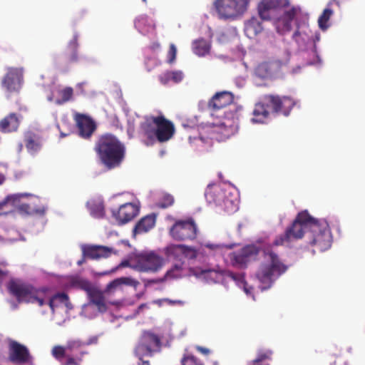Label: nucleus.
<instances>
[{"label": "nucleus", "instance_id": "nucleus-20", "mask_svg": "<svg viewBox=\"0 0 365 365\" xmlns=\"http://www.w3.org/2000/svg\"><path fill=\"white\" fill-rule=\"evenodd\" d=\"M266 95L263 96L260 100L255 103L252 111L254 118L252 121L254 123H264L269 115L270 104L269 101H266Z\"/></svg>", "mask_w": 365, "mask_h": 365}, {"label": "nucleus", "instance_id": "nucleus-32", "mask_svg": "<svg viewBox=\"0 0 365 365\" xmlns=\"http://www.w3.org/2000/svg\"><path fill=\"white\" fill-rule=\"evenodd\" d=\"M299 11V9L292 6L289 9L285 11L281 17V21L283 23L284 29L289 31L292 29V22L296 17Z\"/></svg>", "mask_w": 365, "mask_h": 365}, {"label": "nucleus", "instance_id": "nucleus-59", "mask_svg": "<svg viewBox=\"0 0 365 365\" xmlns=\"http://www.w3.org/2000/svg\"><path fill=\"white\" fill-rule=\"evenodd\" d=\"M242 284L243 285L244 292L247 294H251L252 292V287H248L247 283L246 281H245Z\"/></svg>", "mask_w": 365, "mask_h": 365}, {"label": "nucleus", "instance_id": "nucleus-39", "mask_svg": "<svg viewBox=\"0 0 365 365\" xmlns=\"http://www.w3.org/2000/svg\"><path fill=\"white\" fill-rule=\"evenodd\" d=\"M333 14V11L330 8H326L324 9L322 14L319 17L318 24L319 28L325 31L329 27L328 21L330 19V17Z\"/></svg>", "mask_w": 365, "mask_h": 365}, {"label": "nucleus", "instance_id": "nucleus-52", "mask_svg": "<svg viewBox=\"0 0 365 365\" xmlns=\"http://www.w3.org/2000/svg\"><path fill=\"white\" fill-rule=\"evenodd\" d=\"M227 118L228 120L227 126H229L231 128H233L235 123V119L237 118V111L234 110L229 112L228 116Z\"/></svg>", "mask_w": 365, "mask_h": 365}, {"label": "nucleus", "instance_id": "nucleus-45", "mask_svg": "<svg viewBox=\"0 0 365 365\" xmlns=\"http://www.w3.org/2000/svg\"><path fill=\"white\" fill-rule=\"evenodd\" d=\"M91 214L96 218H101L104 216V207L102 204H94L90 207Z\"/></svg>", "mask_w": 365, "mask_h": 365}, {"label": "nucleus", "instance_id": "nucleus-55", "mask_svg": "<svg viewBox=\"0 0 365 365\" xmlns=\"http://www.w3.org/2000/svg\"><path fill=\"white\" fill-rule=\"evenodd\" d=\"M163 301L165 302L167 304L170 305H182L183 304V302L181 300H172L168 298L163 299Z\"/></svg>", "mask_w": 365, "mask_h": 365}, {"label": "nucleus", "instance_id": "nucleus-46", "mask_svg": "<svg viewBox=\"0 0 365 365\" xmlns=\"http://www.w3.org/2000/svg\"><path fill=\"white\" fill-rule=\"evenodd\" d=\"M183 259H196L197 257V250L192 247L182 245Z\"/></svg>", "mask_w": 365, "mask_h": 365}, {"label": "nucleus", "instance_id": "nucleus-58", "mask_svg": "<svg viewBox=\"0 0 365 365\" xmlns=\"http://www.w3.org/2000/svg\"><path fill=\"white\" fill-rule=\"evenodd\" d=\"M164 281V279L159 278V279H148L145 281V284H158L161 283Z\"/></svg>", "mask_w": 365, "mask_h": 365}, {"label": "nucleus", "instance_id": "nucleus-62", "mask_svg": "<svg viewBox=\"0 0 365 365\" xmlns=\"http://www.w3.org/2000/svg\"><path fill=\"white\" fill-rule=\"evenodd\" d=\"M160 47V45L159 43L158 42H154L152 43V45L150 46V48L153 50V51H155L157 49H159Z\"/></svg>", "mask_w": 365, "mask_h": 365}, {"label": "nucleus", "instance_id": "nucleus-44", "mask_svg": "<svg viewBox=\"0 0 365 365\" xmlns=\"http://www.w3.org/2000/svg\"><path fill=\"white\" fill-rule=\"evenodd\" d=\"M52 354L56 359L66 357L67 360L69 356L72 357L71 354H67L66 346H55L52 349Z\"/></svg>", "mask_w": 365, "mask_h": 365}, {"label": "nucleus", "instance_id": "nucleus-35", "mask_svg": "<svg viewBox=\"0 0 365 365\" xmlns=\"http://www.w3.org/2000/svg\"><path fill=\"white\" fill-rule=\"evenodd\" d=\"M59 304H65L66 306H68V304H69L68 296L66 293H57L48 299V304L53 312L55 307H58Z\"/></svg>", "mask_w": 365, "mask_h": 365}, {"label": "nucleus", "instance_id": "nucleus-57", "mask_svg": "<svg viewBox=\"0 0 365 365\" xmlns=\"http://www.w3.org/2000/svg\"><path fill=\"white\" fill-rule=\"evenodd\" d=\"M7 205L4 200L0 202V215H6L9 213V211L5 210V207Z\"/></svg>", "mask_w": 365, "mask_h": 365}, {"label": "nucleus", "instance_id": "nucleus-22", "mask_svg": "<svg viewBox=\"0 0 365 365\" xmlns=\"http://www.w3.org/2000/svg\"><path fill=\"white\" fill-rule=\"evenodd\" d=\"M24 143L29 153L32 155L38 153L42 148L41 136L34 131H26L24 135Z\"/></svg>", "mask_w": 365, "mask_h": 365}, {"label": "nucleus", "instance_id": "nucleus-21", "mask_svg": "<svg viewBox=\"0 0 365 365\" xmlns=\"http://www.w3.org/2000/svg\"><path fill=\"white\" fill-rule=\"evenodd\" d=\"M82 251L84 257L98 259L108 257L112 252V249L101 245H86L82 247Z\"/></svg>", "mask_w": 365, "mask_h": 365}, {"label": "nucleus", "instance_id": "nucleus-33", "mask_svg": "<svg viewBox=\"0 0 365 365\" xmlns=\"http://www.w3.org/2000/svg\"><path fill=\"white\" fill-rule=\"evenodd\" d=\"M85 345V343L78 339H72L68 341L66 348L67 354H71V356L76 358V355L78 354L81 356V351H83L82 350L83 346Z\"/></svg>", "mask_w": 365, "mask_h": 365}, {"label": "nucleus", "instance_id": "nucleus-18", "mask_svg": "<svg viewBox=\"0 0 365 365\" xmlns=\"http://www.w3.org/2000/svg\"><path fill=\"white\" fill-rule=\"evenodd\" d=\"M234 102V95L229 91H221L216 93L209 101L207 107L212 111L226 108Z\"/></svg>", "mask_w": 365, "mask_h": 365}, {"label": "nucleus", "instance_id": "nucleus-7", "mask_svg": "<svg viewBox=\"0 0 365 365\" xmlns=\"http://www.w3.org/2000/svg\"><path fill=\"white\" fill-rule=\"evenodd\" d=\"M197 233L198 228L192 218L175 221L169 230L170 235L176 241H192Z\"/></svg>", "mask_w": 365, "mask_h": 365}, {"label": "nucleus", "instance_id": "nucleus-24", "mask_svg": "<svg viewBox=\"0 0 365 365\" xmlns=\"http://www.w3.org/2000/svg\"><path fill=\"white\" fill-rule=\"evenodd\" d=\"M66 286L68 288L79 289L87 292L91 289L92 284L85 278L73 275L66 278Z\"/></svg>", "mask_w": 365, "mask_h": 365}, {"label": "nucleus", "instance_id": "nucleus-42", "mask_svg": "<svg viewBox=\"0 0 365 365\" xmlns=\"http://www.w3.org/2000/svg\"><path fill=\"white\" fill-rule=\"evenodd\" d=\"M175 200L172 195L165 193L162 195L161 199L157 203V206L160 208H168L174 204Z\"/></svg>", "mask_w": 365, "mask_h": 365}, {"label": "nucleus", "instance_id": "nucleus-38", "mask_svg": "<svg viewBox=\"0 0 365 365\" xmlns=\"http://www.w3.org/2000/svg\"><path fill=\"white\" fill-rule=\"evenodd\" d=\"M273 351L271 349H260L257 352L256 358L252 361L253 364L272 360Z\"/></svg>", "mask_w": 365, "mask_h": 365}, {"label": "nucleus", "instance_id": "nucleus-56", "mask_svg": "<svg viewBox=\"0 0 365 365\" xmlns=\"http://www.w3.org/2000/svg\"><path fill=\"white\" fill-rule=\"evenodd\" d=\"M195 349L197 351L201 353L203 355H208L210 353V351L209 349L200 346H196Z\"/></svg>", "mask_w": 365, "mask_h": 365}, {"label": "nucleus", "instance_id": "nucleus-50", "mask_svg": "<svg viewBox=\"0 0 365 365\" xmlns=\"http://www.w3.org/2000/svg\"><path fill=\"white\" fill-rule=\"evenodd\" d=\"M118 279H120L121 285L126 284V285L137 287L139 284V282L137 280H135L131 277H120Z\"/></svg>", "mask_w": 365, "mask_h": 365}, {"label": "nucleus", "instance_id": "nucleus-17", "mask_svg": "<svg viewBox=\"0 0 365 365\" xmlns=\"http://www.w3.org/2000/svg\"><path fill=\"white\" fill-rule=\"evenodd\" d=\"M156 116L146 115L140 124V133L146 138L145 144L152 145L155 141Z\"/></svg>", "mask_w": 365, "mask_h": 365}, {"label": "nucleus", "instance_id": "nucleus-61", "mask_svg": "<svg viewBox=\"0 0 365 365\" xmlns=\"http://www.w3.org/2000/svg\"><path fill=\"white\" fill-rule=\"evenodd\" d=\"M301 36V33L299 32V30H297L294 34H293V38L297 41V42H299V37Z\"/></svg>", "mask_w": 365, "mask_h": 365}, {"label": "nucleus", "instance_id": "nucleus-49", "mask_svg": "<svg viewBox=\"0 0 365 365\" xmlns=\"http://www.w3.org/2000/svg\"><path fill=\"white\" fill-rule=\"evenodd\" d=\"M86 354H87L86 351H81V356L76 354V358L69 356L64 365H80L79 362L82 361L83 356Z\"/></svg>", "mask_w": 365, "mask_h": 365}, {"label": "nucleus", "instance_id": "nucleus-60", "mask_svg": "<svg viewBox=\"0 0 365 365\" xmlns=\"http://www.w3.org/2000/svg\"><path fill=\"white\" fill-rule=\"evenodd\" d=\"M6 275H7L6 272L2 270L0 268V287L1 286L3 281L6 278Z\"/></svg>", "mask_w": 365, "mask_h": 365}, {"label": "nucleus", "instance_id": "nucleus-53", "mask_svg": "<svg viewBox=\"0 0 365 365\" xmlns=\"http://www.w3.org/2000/svg\"><path fill=\"white\" fill-rule=\"evenodd\" d=\"M205 133H207V129L205 128H202L201 131L200 132V136L198 137V138L194 137L193 140H198L202 143H210L209 140L211 139V137L203 136V134H205Z\"/></svg>", "mask_w": 365, "mask_h": 365}, {"label": "nucleus", "instance_id": "nucleus-2", "mask_svg": "<svg viewBox=\"0 0 365 365\" xmlns=\"http://www.w3.org/2000/svg\"><path fill=\"white\" fill-rule=\"evenodd\" d=\"M94 150L101 163L108 170L119 167L125 154L124 145L110 133L101 135Z\"/></svg>", "mask_w": 365, "mask_h": 365}, {"label": "nucleus", "instance_id": "nucleus-36", "mask_svg": "<svg viewBox=\"0 0 365 365\" xmlns=\"http://www.w3.org/2000/svg\"><path fill=\"white\" fill-rule=\"evenodd\" d=\"M77 47L78 43L76 38L70 41L65 53L68 63H75L78 61Z\"/></svg>", "mask_w": 365, "mask_h": 365}, {"label": "nucleus", "instance_id": "nucleus-37", "mask_svg": "<svg viewBox=\"0 0 365 365\" xmlns=\"http://www.w3.org/2000/svg\"><path fill=\"white\" fill-rule=\"evenodd\" d=\"M184 261H177L165 274V277L179 278L182 276Z\"/></svg>", "mask_w": 365, "mask_h": 365}, {"label": "nucleus", "instance_id": "nucleus-10", "mask_svg": "<svg viewBox=\"0 0 365 365\" xmlns=\"http://www.w3.org/2000/svg\"><path fill=\"white\" fill-rule=\"evenodd\" d=\"M259 253V248L255 245H249L237 252L230 255V259L233 266L245 268L249 262L255 260Z\"/></svg>", "mask_w": 365, "mask_h": 365}, {"label": "nucleus", "instance_id": "nucleus-16", "mask_svg": "<svg viewBox=\"0 0 365 365\" xmlns=\"http://www.w3.org/2000/svg\"><path fill=\"white\" fill-rule=\"evenodd\" d=\"M160 339L158 335L145 331L142 334L137 349L143 353L151 354L155 349L160 348Z\"/></svg>", "mask_w": 365, "mask_h": 365}, {"label": "nucleus", "instance_id": "nucleus-23", "mask_svg": "<svg viewBox=\"0 0 365 365\" xmlns=\"http://www.w3.org/2000/svg\"><path fill=\"white\" fill-rule=\"evenodd\" d=\"M262 31V21L257 17L253 16L245 23L244 31L249 38L256 37Z\"/></svg>", "mask_w": 365, "mask_h": 365}, {"label": "nucleus", "instance_id": "nucleus-64", "mask_svg": "<svg viewBox=\"0 0 365 365\" xmlns=\"http://www.w3.org/2000/svg\"><path fill=\"white\" fill-rule=\"evenodd\" d=\"M6 180L4 175L0 173V185H2Z\"/></svg>", "mask_w": 365, "mask_h": 365}, {"label": "nucleus", "instance_id": "nucleus-31", "mask_svg": "<svg viewBox=\"0 0 365 365\" xmlns=\"http://www.w3.org/2000/svg\"><path fill=\"white\" fill-rule=\"evenodd\" d=\"M205 196L210 204H217L220 202L222 195L218 186L209 185L205 190Z\"/></svg>", "mask_w": 365, "mask_h": 365}, {"label": "nucleus", "instance_id": "nucleus-11", "mask_svg": "<svg viewBox=\"0 0 365 365\" xmlns=\"http://www.w3.org/2000/svg\"><path fill=\"white\" fill-rule=\"evenodd\" d=\"M289 0H262L257 5L259 16L262 20H270L277 16V13L289 6Z\"/></svg>", "mask_w": 365, "mask_h": 365}, {"label": "nucleus", "instance_id": "nucleus-26", "mask_svg": "<svg viewBox=\"0 0 365 365\" xmlns=\"http://www.w3.org/2000/svg\"><path fill=\"white\" fill-rule=\"evenodd\" d=\"M90 302L96 305L100 312H105L107 309L105 297L103 294L100 290L94 288L93 285L91 289L87 292Z\"/></svg>", "mask_w": 365, "mask_h": 365}, {"label": "nucleus", "instance_id": "nucleus-63", "mask_svg": "<svg viewBox=\"0 0 365 365\" xmlns=\"http://www.w3.org/2000/svg\"><path fill=\"white\" fill-rule=\"evenodd\" d=\"M132 264L131 262H129L128 261H124V262H122L120 265L123 266V267H125V266H130Z\"/></svg>", "mask_w": 365, "mask_h": 365}, {"label": "nucleus", "instance_id": "nucleus-5", "mask_svg": "<svg viewBox=\"0 0 365 365\" xmlns=\"http://www.w3.org/2000/svg\"><path fill=\"white\" fill-rule=\"evenodd\" d=\"M250 0H215L213 6L219 19L235 20L247 10Z\"/></svg>", "mask_w": 365, "mask_h": 365}, {"label": "nucleus", "instance_id": "nucleus-51", "mask_svg": "<svg viewBox=\"0 0 365 365\" xmlns=\"http://www.w3.org/2000/svg\"><path fill=\"white\" fill-rule=\"evenodd\" d=\"M120 285V279H119L118 278L115 279L113 281L110 282L109 284H108V285L106 286V292H110L112 290L115 289Z\"/></svg>", "mask_w": 365, "mask_h": 365}, {"label": "nucleus", "instance_id": "nucleus-40", "mask_svg": "<svg viewBox=\"0 0 365 365\" xmlns=\"http://www.w3.org/2000/svg\"><path fill=\"white\" fill-rule=\"evenodd\" d=\"M61 98L56 101L58 105L63 104L71 101L73 96V89L71 87H66L59 92Z\"/></svg>", "mask_w": 365, "mask_h": 365}, {"label": "nucleus", "instance_id": "nucleus-13", "mask_svg": "<svg viewBox=\"0 0 365 365\" xmlns=\"http://www.w3.org/2000/svg\"><path fill=\"white\" fill-rule=\"evenodd\" d=\"M266 101H269L270 108L273 113H282L288 115L295 105L294 100L287 96H279L277 95H266Z\"/></svg>", "mask_w": 365, "mask_h": 365}, {"label": "nucleus", "instance_id": "nucleus-3", "mask_svg": "<svg viewBox=\"0 0 365 365\" xmlns=\"http://www.w3.org/2000/svg\"><path fill=\"white\" fill-rule=\"evenodd\" d=\"M9 294L14 296L19 303L37 304L42 307L46 304L48 289H37L19 279H11L7 284Z\"/></svg>", "mask_w": 365, "mask_h": 365}, {"label": "nucleus", "instance_id": "nucleus-8", "mask_svg": "<svg viewBox=\"0 0 365 365\" xmlns=\"http://www.w3.org/2000/svg\"><path fill=\"white\" fill-rule=\"evenodd\" d=\"M133 269L145 272H156L163 265L164 259L154 252L141 253L131 259Z\"/></svg>", "mask_w": 365, "mask_h": 365}, {"label": "nucleus", "instance_id": "nucleus-9", "mask_svg": "<svg viewBox=\"0 0 365 365\" xmlns=\"http://www.w3.org/2000/svg\"><path fill=\"white\" fill-rule=\"evenodd\" d=\"M24 83V69L21 67H8L1 84L8 96L20 93Z\"/></svg>", "mask_w": 365, "mask_h": 365}, {"label": "nucleus", "instance_id": "nucleus-43", "mask_svg": "<svg viewBox=\"0 0 365 365\" xmlns=\"http://www.w3.org/2000/svg\"><path fill=\"white\" fill-rule=\"evenodd\" d=\"M182 365H204L203 363L192 354L184 355L181 359Z\"/></svg>", "mask_w": 365, "mask_h": 365}, {"label": "nucleus", "instance_id": "nucleus-14", "mask_svg": "<svg viewBox=\"0 0 365 365\" xmlns=\"http://www.w3.org/2000/svg\"><path fill=\"white\" fill-rule=\"evenodd\" d=\"M175 133L173 123L160 114L156 116L155 140L165 142L170 140Z\"/></svg>", "mask_w": 365, "mask_h": 365}, {"label": "nucleus", "instance_id": "nucleus-41", "mask_svg": "<svg viewBox=\"0 0 365 365\" xmlns=\"http://www.w3.org/2000/svg\"><path fill=\"white\" fill-rule=\"evenodd\" d=\"M27 194L23 193H17L11 195H8L4 201L6 202V205H11L14 207H16L17 210L19 209V206L21 205V200L22 197H26Z\"/></svg>", "mask_w": 365, "mask_h": 365}, {"label": "nucleus", "instance_id": "nucleus-15", "mask_svg": "<svg viewBox=\"0 0 365 365\" xmlns=\"http://www.w3.org/2000/svg\"><path fill=\"white\" fill-rule=\"evenodd\" d=\"M139 212V207L136 205L128 202L120 206L117 211H113V215L119 225L125 224L137 216Z\"/></svg>", "mask_w": 365, "mask_h": 365}, {"label": "nucleus", "instance_id": "nucleus-1", "mask_svg": "<svg viewBox=\"0 0 365 365\" xmlns=\"http://www.w3.org/2000/svg\"><path fill=\"white\" fill-rule=\"evenodd\" d=\"M306 232L309 244L319 251H325L331 247V233L328 222L312 217L307 210L299 212L292 225L284 234L276 237L273 244L279 246L289 243L302 239Z\"/></svg>", "mask_w": 365, "mask_h": 365}, {"label": "nucleus", "instance_id": "nucleus-6", "mask_svg": "<svg viewBox=\"0 0 365 365\" xmlns=\"http://www.w3.org/2000/svg\"><path fill=\"white\" fill-rule=\"evenodd\" d=\"M289 54L278 58L259 63L255 68V74L262 79H272L282 73L289 63Z\"/></svg>", "mask_w": 365, "mask_h": 365}, {"label": "nucleus", "instance_id": "nucleus-48", "mask_svg": "<svg viewBox=\"0 0 365 365\" xmlns=\"http://www.w3.org/2000/svg\"><path fill=\"white\" fill-rule=\"evenodd\" d=\"M168 60L167 62L172 64L175 62L177 56V48L175 44L170 43L169 50L168 51Z\"/></svg>", "mask_w": 365, "mask_h": 365}, {"label": "nucleus", "instance_id": "nucleus-29", "mask_svg": "<svg viewBox=\"0 0 365 365\" xmlns=\"http://www.w3.org/2000/svg\"><path fill=\"white\" fill-rule=\"evenodd\" d=\"M192 49L197 56H204L210 53L211 43L204 38H199L192 42Z\"/></svg>", "mask_w": 365, "mask_h": 365}, {"label": "nucleus", "instance_id": "nucleus-12", "mask_svg": "<svg viewBox=\"0 0 365 365\" xmlns=\"http://www.w3.org/2000/svg\"><path fill=\"white\" fill-rule=\"evenodd\" d=\"M8 349L9 360L13 364H24L32 360L29 349L15 340L9 341Z\"/></svg>", "mask_w": 365, "mask_h": 365}, {"label": "nucleus", "instance_id": "nucleus-34", "mask_svg": "<svg viewBox=\"0 0 365 365\" xmlns=\"http://www.w3.org/2000/svg\"><path fill=\"white\" fill-rule=\"evenodd\" d=\"M183 77V73L180 71H167L160 77V80L163 84L168 83L170 81L178 83L182 81Z\"/></svg>", "mask_w": 365, "mask_h": 365}, {"label": "nucleus", "instance_id": "nucleus-30", "mask_svg": "<svg viewBox=\"0 0 365 365\" xmlns=\"http://www.w3.org/2000/svg\"><path fill=\"white\" fill-rule=\"evenodd\" d=\"M182 245H170L165 249V254L170 259L183 261Z\"/></svg>", "mask_w": 365, "mask_h": 365}, {"label": "nucleus", "instance_id": "nucleus-4", "mask_svg": "<svg viewBox=\"0 0 365 365\" xmlns=\"http://www.w3.org/2000/svg\"><path fill=\"white\" fill-rule=\"evenodd\" d=\"M287 267L279 260L277 255L272 251L264 252V262L256 272V277L262 284V289L271 287L277 277L284 273Z\"/></svg>", "mask_w": 365, "mask_h": 365}, {"label": "nucleus", "instance_id": "nucleus-47", "mask_svg": "<svg viewBox=\"0 0 365 365\" xmlns=\"http://www.w3.org/2000/svg\"><path fill=\"white\" fill-rule=\"evenodd\" d=\"M146 23L148 24V29L145 30V31H150L155 29V26L153 23L152 21H150L146 17H141L135 23V26L139 29H143V26L145 25Z\"/></svg>", "mask_w": 365, "mask_h": 365}, {"label": "nucleus", "instance_id": "nucleus-54", "mask_svg": "<svg viewBox=\"0 0 365 365\" xmlns=\"http://www.w3.org/2000/svg\"><path fill=\"white\" fill-rule=\"evenodd\" d=\"M228 277L240 284H242L245 281L244 275L240 274L230 272Z\"/></svg>", "mask_w": 365, "mask_h": 365}, {"label": "nucleus", "instance_id": "nucleus-28", "mask_svg": "<svg viewBox=\"0 0 365 365\" xmlns=\"http://www.w3.org/2000/svg\"><path fill=\"white\" fill-rule=\"evenodd\" d=\"M18 211L21 214L26 215H43L46 212V208L43 206L37 205L35 202H31L29 203H21L19 206Z\"/></svg>", "mask_w": 365, "mask_h": 365}, {"label": "nucleus", "instance_id": "nucleus-19", "mask_svg": "<svg viewBox=\"0 0 365 365\" xmlns=\"http://www.w3.org/2000/svg\"><path fill=\"white\" fill-rule=\"evenodd\" d=\"M75 120L80 136L90 138L96 129L94 121L90 117L81 113L76 115Z\"/></svg>", "mask_w": 365, "mask_h": 365}, {"label": "nucleus", "instance_id": "nucleus-27", "mask_svg": "<svg viewBox=\"0 0 365 365\" xmlns=\"http://www.w3.org/2000/svg\"><path fill=\"white\" fill-rule=\"evenodd\" d=\"M19 119L15 113H10L0 121V130L4 133L16 131L19 126Z\"/></svg>", "mask_w": 365, "mask_h": 365}, {"label": "nucleus", "instance_id": "nucleus-25", "mask_svg": "<svg viewBox=\"0 0 365 365\" xmlns=\"http://www.w3.org/2000/svg\"><path fill=\"white\" fill-rule=\"evenodd\" d=\"M155 222L156 216L155 214L148 215L137 222L133 229V232L135 234L147 232L155 226Z\"/></svg>", "mask_w": 365, "mask_h": 365}]
</instances>
